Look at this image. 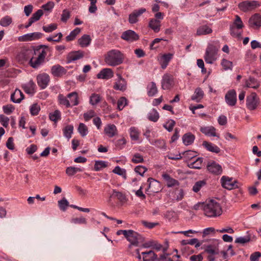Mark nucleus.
I'll return each mask as SVG.
<instances>
[{"label":"nucleus","mask_w":261,"mask_h":261,"mask_svg":"<svg viewBox=\"0 0 261 261\" xmlns=\"http://www.w3.org/2000/svg\"><path fill=\"white\" fill-rule=\"evenodd\" d=\"M172 57L173 54L170 53L164 54L161 56L159 62L163 69H165L167 67L169 62L172 59Z\"/></svg>","instance_id":"b1692460"},{"label":"nucleus","mask_w":261,"mask_h":261,"mask_svg":"<svg viewBox=\"0 0 261 261\" xmlns=\"http://www.w3.org/2000/svg\"><path fill=\"white\" fill-rule=\"evenodd\" d=\"M36 53H37V47L36 48L33 47H23L17 55V59L19 61L29 62L34 56Z\"/></svg>","instance_id":"20e7f679"},{"label":"nucleus","mask_w":261,"mask_h":261,"mask_svg":"<svg viewBox=\"0 0 261 261\" xmlns=\"http://www.w3.org/2000/svg\"><path fill=\"white\" fill-rule=\"evenodd\" d=\"M129 134L132 140L137 141L139 139V132L137 128L132 127L129 129Z\"/></svg>","instance_id":"a18cd8bd"},{"label":"nucleus","mask_w":261,"mask_h":261,"mask_svg":"<svg viewBox=\"0 0 261 261\" xmlns=\"http://www.w3.org/2000/svg\"><path fill=\"white\" fill-rule=\"evenodd\" d=\"M66 72V69L59 64L53 66L51 68V73L55 76H62L65 74Z\"/></svg>","instance_id":"a211bd4d"},{"label":"nucleus","mask_w":261,"mask_h":261,"mask_svg":"<svg viewBox=\"0 0 261 261\" xmlns=\"http://www.w3.org/2000/svg\"><path fill=\"white\" fill-rule=\"evenodd\" d=\"M30 110L32 116H36L40 111V107L37 103H34L31 106Z\"/></svg>","instance_id":"bf43d9fd"},{"label":"nucleus","mask_w":261,"mask_h":261,"mask_svg":"<svg viewBox=\"0 0 261 261\" xmlns=\"http://www.w3.org/2000/svg\"><path fill=\"white\" fill-rule=\"evenodd\" d=\"M212 32V30L211 28L206 25H203L197 29L196 34L198 36L204 35L211 34Z\"/></svg>","instance_id":"473e14b6"},{"label":"nucleus","mask_w":261,"mask_h":261,"mask_svg":"<svg viewBox=\"0 0 261 261\" xmlns=\"http://www.w3.org/2000/svg\"><path fill=\"white\" fill-rule=\"evenodd\" d=\"M259 103V98L257 94L254 93H251L246 97V107L249 110H255Z\"/></svg>","instance_id":"0eeeda50"},{"label":"nucleus","mask_w":261,"mask_h":261,"mask_svg":"<svg viewBox=\"0 0 261 261\" xmlns=\"http://www.w3.org/2000/svg\"><path fill=\"white\" fill-rule=\"evenodd\" d=\"M37 83L42 89H45L50 80L49 76L46 73L39 74L37 77Z\"/></svg>","instance_id":"dca6fc26"},{"label":"nucleus","mask_w":261,"mask_h":261,"mask_svg":"<svg viewBox=\"0 0 261 261\" xmlns=\"http://www.w3.org/2000/svg\"><path fill=\"white\" fill-rule=\"evenodd\" d=\"M235 17V20H234L233 24L230 25V27H234L241 30L244 27V24L241 19V17L239 15H236Z\"/></svg>","instance_id":"37998d69"},{"label":"nucleus","mask_w":261,"mask_h":261,"mask_svg":"<svg viewBox=\"0 0 261 261\" xmlns=\"http://www.w3.org/2000/svg\"><path fill=\"white\" fill-rule=\"evenodd\" d=\"M221 183L222 186L227 190H230L239 187L238 181L237 180H232V178L228 176H223L221 178Z\"/></svg>","instance_id":"1a4fd4ad"},{"label":"nucleus","mask_w":261,"mask_h":261,"mask_svg":"<svg viewBox=\"0 0 261 261\" xmlns=\"http://www.w3.org/2000/svg\"><path fill=\"white\" fill-rule=\"evenodd\" d=\"M195 138V136L191 133H188L182 136V140L185 145H189L193 143Z\"/></svg>","instance_id":"2f4dec72"},{"label":"nucleus","mask_w":261,"mask_h":261,"mask_svg":"<svg viewBox=\"0 0 261 261\" xmlns=\"http://www.w3.org/2000/svg\"><path fill=\"white\" fill-rule=\"evenodd\" d=\"M207 169L211 173L216 175L220 174L222 172L221 165L215 162L208 164L207 166Z\"/></svg>","instance_id":"6ab92c4d"},{"label":"nucleus","mask_w":261,"mask_h":261,"mask_svg":"<svg viewBox=\"0 0 261 261\" xmlns=\"http://www.w3.org/2000/svg\"><path fill=\"white\" fill-rule=\"evenodd\" d=\"M24 95L19 89H16L11 95V100L14 103H20L24 98Z\"/></svg>","instance_id":"4be33fe9"},{"label":"nucleus","mask_w":261,"mask_h":261,"mask_svg":"<svg viewBox=\"0 0 261 261\" xmlns=\"http://www.w3.org/2000/svg\"><path fill=\"white\" fill-rule=\"evenodd\" d=\"M221 65L224 70L231 69L232 66V62L225 59L222 60Z\"/></svg>","instance_id":"338daca9"},{"label":"nucleus","mask_w":261,"mask_h":261,"mask_svg":"<svg viewBox=\"0 0 261 261\" xmlns=\"http://www.w3.org/2000/svg\"><path fill=\"white\" fill-rule=\"evenodd\" d=\"M59 102L61 105L66 106V108L71 107L70 101L67 98L64 96L62 94H59L58 96Z\"/></svg>","instance_id":"5fc2aeb1"},{"label":"nucleus","mask_w":261,"mask_h":261,"mask_svg":"<svg viewBox=\"0 0 261 261\" xmlns=\"http://www.w3.org/2000/svg\"><path fill=\"white\" fill-rule=\"evenodd\" d=\"M4 112L7 114H11L15 110V107L12 105H7L3 107Z\"/></svg>","instance_id":"69168bd1"},{"label":"nucleus","mask_w":261,"mask_h":261,"mask_svg":"<svg viewBox=\"0 0 261 261\" xmlns=\"http://www.w3.org/2000/svg\"><path fill=\"white\" fill-rule=\"evenodd\" d=\"M35 84L32 80L22 85V88L24 92L30 94H32L35 92Z\"/></svg>","instance_id":"c756f323"},{"label":"nucleus","mask_w":261,"mask_h":261,"mask_svg":"<svg viewBox=\"0 0 261 261\" xmlns=\"http://www.w3.org/2000/svg\"><path fill=\"white\" fill-rule=\"evenodd\" d=\"M246 86L249 88L256 89L259 86V83L256 79L250 77L246 81Z\"/></svg>","instance_id":"4c0bfd02"},{"label":"nucleus","mask_w":261,"mask_h":261,"mask_svg":"<svg viewBox=\"0 0 261 261\" xmlns=\"http://www.w3.org/2000/svg\"><path fill=\"white\" fill-rule=\"evenodd\" d=\"M78 132L82 137H85L88 134V127L83 123H80L78 127Z\"/></svg>","instance_id":"3c124183"},{"label":"nucleus","mask_w":261,"mask_h":261,"mask_svg":"<svg viewBox=\"0 0 261 261\" xmlns=\"http://www.w3.org/2000/svg\"><path fill=\"white\" fill-rule=\"evenodd\" d=\"M251 238L250 236L249 235L246 236L245 237H240L239 238H237L235 240V243L241 244H245L246 243H247L250 241Z\"/></svg>","instance_id":"864d4df0"},{"label":"nucleus","mask_w":261,"mask_h":261,"mask_svg":"<svg viewBox=\"0 0 261 261\" xmlns=\"http://www.w3.org/2000/svg\"><path fill=\"white\" fill-rule=\"evenodd\" d=\"M113 172L122 176L124 179H126V170L124 169L121 168L119 166H116L113 170Z\"/></svg>","instance_id":"6e6d98bb"},{"label":"nucleus","mask_w":261,"mask_h":261,"mask_svg":"<svg viewBox=\"0 0 261 261\" xmlns=\"http://www.w3.org/2000/svg\"><path fill=\"white\" fill-rule=\"evenodd\" d=\"M104 133L109 137L112 138L117 133V129L114 124H109L104 128Z\"/></svg>","instance_id":"393cba45"},{"label":"nucleus","mask_w":261,"mask_h":261,"mask_svg":"<svg viewBox=\"0 0 261 261\" xmlns=\"http://www.w3.org/2000/svg\"><path fill=\"white\" fill-rule=\"evenodd\" d=\"M203 162L202 158H198L196 160L188 164V167L192 169H201Z\"/></svg>","instance_id":"e433bc0d"},{"label":"nucleus","mask_w":261,"mask_h":261,"mask_svg":"<svg viewBox=\"0 0 261 261\" xmlns=\"http://www.w3.org/2000/svg\"><path fill=\"white\" fill-rule=\"evenodd\" d=\"M107 163L103 161H96L95 162L94 169L96 171H100V170L107 167Z\"/></svg>","instance_id":"79ce46f5"},{"label":"nucleus","mask_w":261,"mask_h":261,"mask_svg":"<svg viewBox=\"0 0 261 261\" xmlns=\"http://www.w3.org/2000/svg\"><path fill=\"white\" fill-rule=\"evenodd\" d=\"M43 34L40 32H34L19 36L18 40L20 42H28L38 40L41 38Z\"/></svg>","instance_id":"9b49d317"},{"label":"nucleus","mask_w":261,"mask_h":261,"mask_svg":"<svg viewBox=\"0 0 261 261\" xmlns=\"http://www.w3.org/2000/svg\"><path fill=\"white\" fill-rule=\"evenodd\" d=\"M67 97L69 98L71 107L77 106L79 104L77 93L75 92H71L68 94Z\"/></svg>","instance_id":"c9c22d12"},{"label":"nucleus","mask_w":261,"mask_h":261,"mask_svg":"<svg viewBox=\"0 0 261 261\" xmlns=\"http://www.w3.org/2000/svg\"><path fill=\"white\" fill-rule=\"evenodd\" d=\"M83 170L80 168L75 167H68L66 169V173L69 176H72L77 172H82Z\"/></svg>","instance_id":"49530a36"},{"label":"nucleus","mask_w":261,"mask_h":261,"mask_svg":"<svg viewBox=\"0 0 261 261\" xmlns=\"http://www.w3.org/2000/svg\"><path fill=\"white\" fill-rule=\"evenodd\" d=\"M12 22V18L9 16L3 17L0 20V25L6 27L9 26Z\"/></svg>","instance_id":"de8ad7c7"},{"label":"nucleus","mask_w":261,"mask_h":261,"mask_svg":"<svg viewBox=\"0 0 261 261\" xmlns=\"http://www.w3.org/2000/svg\"><path fill=\"white\" fill-rule=\"evenodd\" d=\"M91 39L89 35L85 34L79 39V44L82 47L88 46L91 43Z\"/></svg>","instance_id":"7c9ffc66"},{"label":"nucleus","mask_w":261,"mask_h":261,"mask_svg":"<svg viewBox=\"0 0 261 261\" xmlns=\"http://www.w3.org/2000/svg\"><path fill=\"white\" fill-rule=\"evenodd\" d=\"M111 197H115L121 201H123L125 199V195L122 192L117 191L115 190H113V194Z\"/></svg>","instance_id":"e2e57ef3"},{"label":"nucleus","mask_w":261,"mask_h":261,"mask_svg":"<svg viewBox=\"0 0 261 261\" xmlns=\"http://www.w3.org/2000/svg\"><path fill=\"white\" fill-rule=\"evenodd\" d=\"M73 126L72 125H67L63 129V135L68 140L71 138L73 132Z\"/></svg>","instance_id":"58836bf2"},{"label":"nucleus","mask_w":261,"mask_h":261,"mask_svg":"<svg viewBox=\"0 0 261 261\" xmlns=\"http://www.w3.org/2000/svg\"><path fill=\"white\" fill-rule=\"evenodd\" d=\"M143 156L139 153L134 154L131 160L132 163L134 164H139L144 162Z\"/></svg>","instance_id":"8fccbe9b"},{"label":"nucleus","mask_w":261,"mask_h":261,"mask_svg":"<svg viewBox=\"0 0 261 261\" xmlns=\"http://www.w3.org/2000/svg\"><path fill=\"white\" fill-rule=\"evenodd\" d=\"M249 27L253 29H258L261 27V15L255 13L248 20Z\"/></svg>","instance_id":"f8f14e48"},{"label":"nucleus","mask_w":261,"mask_h":261,"mask_svg":"<svg viewBox=\"0 0 261 261\" xmlns=\"http://www.w3.org/2000/svg\"><path fill=\"white\" fill-rule=\"evenodd\" d=\"M123 59V54L117 49H112L107 52L105 56V62L107 65L111 66L121 64Z\"/></svg>","instance_id":"f03ea898"},{"label":"nucleus","mask_w":261,"mask_h":261,"mask_svg":"<svg viewBox=\"0 0 261 261\" xmlns=\"http://www.w3.org/2000/svg\"><path fill=\"white\" fill-rule=\"evenodd\" d=\"M203 91L200 88H197L195 90L194 94L191 97V99L198 102L203 98Z\"/></svg>","instance_id":"f704fd0d"},{"label":"nucleus","mask_w":261,"mask_h":261,"mask_svg":"<svg viewBox=\"0 0 261 261\" xmlns=\"http://www.w3.org/2000/svg\"><path fill=\"white\" fill-rule=\"evenodd\" d=\"M218 48L213 44H209L206 49L204 59L206 63L213 64L217 59Z\"/></svg>","instance_id":"39448f33"},{"label":"nucleus","mask_w":261,"mask_h":261,"mask_svg":"<svg viewBox=\"0 0 261 261\" xmlns=\"http://www.w3.org/2000/svg\"><path fill=\"white\" fill-rule=\"evenodd\" d=\"M162 88L164 90H170L174 85L173 76L169 73L164 74L162 80Z\"/></svg>","instance_id":"6e6552de"},{"label":"nucleus","mask_w":261,"mask_h":261,"mask_svg":"<svg viewBox=\"0 0 261 261\" xmlns=\"http://www.w3.org/2000/svg\"><path fill=\"white\" fill-rule=\"evenodd\" d=\"M114 73L110 68H104L102 69L97 75L98 79H110L113 77Z\"/></svg>","instance_id":"aec40b11"},{"label":"nucleus","mask_w":261,"mask_h":261,"mask_svg":"<svg viewBox=\"0 0 261 261\" xmlns=\"http://www.w3.org/2000/svg\"><path fill=\"white\" fill-rule=\"evenodd\" d=\"M125 238L132 245L136 246H137L139 242H142L143 240V238L140 234L132 230H128Z\"/></svg>","instance_id":"9d476101"},{"label":"nucleus","mask_w":261,"mask_h":261,"mask_svg":"<svg viewBox=\"0 0 261 261\" xmlns=\"http://www.w3.org/2000/svg\"><path fill=\"white\" fill-rule=\"evenodd\" d=\"M230 31L232 36L236 38H240L241 37L242 32L240 29L230 27Z\"/></svg>","instance_id":"052dcab7"},{"label":"nucleus","mask_w":261,"mask_h":261,"mask_svg":"<svg viewBox=\"0 0 261 261\" xmlns=\"http://www.w3.org/2000/svg\"><path fill=\"white\" fill-rule=\"evenodd\" d=\"M81 32V29L79 28H76L74 30L72 31L70 34L66 37L67 41H70L73 40L76 36Z\"/></svg>","instance_id":"a19ab883"},{"label":"nucleus","mask_w":261,"mask_h":261,"mask_svg":"<svg viewBox=\"0 0 261 261\" xmlns=\"http://www.w3.org/2000/svg\"><path fill=\"white\" fill-rule=\"evenodd\" d=\"M121 38L128 42H133L138 40L139 35L134 31L129 30L122 33Z\"/></svg>","instance_id":"4468645a"},{"label":"nucleus","mask_w":261,"mask_h":261,"mask_svg":"<svg viewBox=\"0 0 261 261\" xmlns=\"http://www.w3.org/2000/svg\"><path fill=\"white\" fill-rule=\"evenodd\" d=\"M49 119L54 122H57L61 118V113L59 110H56L49 115Z\"/></svg>","instance_id":"09e8293b"},{"label":"nucleus","mask_w":261,"mask_h":261,"mask_svg":"<svg viewBox=\"0 0 261 261\" xmlns=\"http://www.w3.org/2000/svg\"><path fill=\"white\" fill-rule=\"evenodd\" d=\"M175 124V122L172 119L168 120L166 124L164 125V127L169 132H171Z\"/></svg>","instance_id":"774afa93"},{"label":"nucleus","mask_w":261,"mask_h":261,"mask_svg":"<svg viewBox=\"0 0 261 261\" xmlns=\"http://www.w3.org/2000/svg\"><path fill=\"white\" fill-rule=\"evenodd\" d=\"M162 177L166 181L168 187H172L179 185V182L177 180L172 178L167 173L163 174Z\"/></svg>","instance_id":"cd10ccee"},{"label":"nucleus","mask_w":261,"mask_h":261,"mask_svg":"<svg viewBox=\"0 0 261 261\" xmlns=\"http://www.w3.org/2000/svg\"><path fill=\"white\" fill-rule=\"evenodd\" d=\"M127 105V99L124 97H120L117 101V109L121 111Z\"/></svg>","instance_id":"13d9d810"},{"label":"nucleus","mask_w":261,"mask_h":261,"mask_svg":"<svg viewBox=\"0 0 261 261\" xmlns=\"http://www.w3.org/2000/svg\"><path fill=\"white\" fill-rule=\"evenodd\" d=\"M58 204L61 210L65 211L67 206H69V202L65 198H63L61 200L58 201Z\"/></svg>","instance_id":"4d7b16f0"},{"label":"nucleus","mask_w":261,"mask_h":261,"mask_svg":"<svg viewBox=\"0 0 261 261\" xmlns=\"http://www.w3.org/2000/svg\"><path fill=\"white\" fill-rule=\"evenodd\" d=\"M225 99L227 104L230 106H234L237 102V94L234 90L228 91L225 96Z\"/></svg>","instance_id":"2eb2a0df"},{"label":"nucleus","mask_w":261,"mask_h":261,"mask_svg":"<svg viewBox=\"0 0 261 261\" xmlns=\"http://www.w3.org/2000/svg\"><path fill=\"white\" fill-rule=\"evenodd\" d=\"M119 80L115 83L113 86L114 89L123 91L126 89V83L124 79L119 74H117Z\"/></svg>","instance_id":"bb28decb"},{"label":"nucleus","mask_w":261,"mask_h":261,"mask_svg":"<svg viewBox=\"0 0 261 261\" xmlns=\"http://www.w3.org/2000/svg\"><path fill=\"white\" fill-rule=\"evenodd\" d=\"M135 171L142 176H144V174L147 171V168L143 166H137L134 169Z\"/></svg>","instance_id":"0e129e2a"},{"label":"nucleus","mask_w":261,"mask_h":261,"mask_svg":"<svg viewBox=\"0 0 261 261\" xmlns=\"http://www.w3.org/2000/svg\"><path fill=\"white\" fill-rule=\"evenodd\" d=\"M147 94L149 96H153L158 92V88L154 82L150 83L147 87Z\"/></svg>","instance_id":"72a5a7b5"},{"label":"nucleus","mask_w":261,"mask_h":261,"mask_svg":"<svg viewBox=\"0 0 261 261\" xmlns=\"http://www.w3.org/2000/svg\"><path fill=\"white\" fill-rule=\"evenodd\" d=\"M202 145L209 151L218 153L220 152V149L219 147L212 143L204 141L202 143Z\"/></svg>","instance_id":"c85d7f7f"},{"label":"nucleus","mask_w":261,"mask_h":261,"mask_svg":"<svg viewBox=\"0 0 261 261\" xmlns=\"http://www.w3.org/2000/svg\"><path fill=\"white\" fill-rule=\"evenodd\" d=\"M200 130L206 136L219 138V135L216 133V128L213 126L201 127Z\"/></svg>","instance_id":"412c9836"},{"label":"nucleus","mask_w":261,"mask_h":261,"mask_svg":"<svg viewBox=\"0 0 261 261\" xmlns=\"http://www.w3.org/2000/svg\"><path fill=\"white\" fill-rule=\"evenodd\" d=\"M48 47L45 45H41L37 47V53H36L34 56L32 57L30 61L28 62L29 65L34 69L38 68L41 65L43 64L45 58L47 55V50Z\"/></svg>","instance_id":"f257e3e1"},{"label":"nucleus","mask_w":261,"mask_h":261,"mask_svg":"<svg viewBox=\"0 0 261 261\" xmlns=\"http://www.w3.org/2000/svg\"><path fill=\"white\" fill-rule=\"evenodd\" d=\"M146 11V9L144 8H142L138 10H135L129 15L128 21L129 23L132 24L136 23L138 21V17Z\"/></svg>","instance_id":"f3484780"},{"label":"nucleus","mask_w":261,"mask_h":261,"mask_svg":"<svg viewBox=\"0 0 261 261\" xmlns=\"http://www.w3.org/2000/svg\"><path fill=\"white\" fill-rule=\"evenodd\" d=\"M204 213L208 217H215L222 214L220 204L215 200H211L204 205Z\"/></svg>","instance_id":"7ed1b4c3"},{"label":"nucleus","mask_w":261,"mask_h":261,"mask_svg":"<svg viewBox=\"0 0 261 261\" xmlns=\"http://www.w3.org/2000/svg\"><path fill=\"white\" fill-rule=\"evenodd\" d=\"M161 21L155 18H151L149 20L148 27L155 33H158L161 30Z\"/></svg>","instance_id":"5701e85b"},{"label":"nucleus","mask_w":261,"mask_h":261,"mask_svg":"<svg viewBox=\"0 0 261 261\" xmlns=\"http://www.w3.org/2000/svg\"><path fill=\"white\" fill-rule=\"evenodd\" d=\"M206 184L205 180H199L195 182L193 187V191L196 193H197L200 191L201 188L204 186Z\"/></svg>","instance_id":"603ef678"},{"label":"nucleus","mask_w":261,"mask_h":261,"mask_svg":"<svg viewBox=\"0 0 261 261\" xmlns=\"http://www.w3.org/2000/svg\"><path fill=\"white\" fill-rule=\"evenodd\" d=\"M147 181L149 182V185L146 191L151 193H158L161 190V184L159 181L151 177L149 178Z\"/></svg>","instance_id":"ddd939ff"},{"label":"nucleus","mask_w":261,"mask_h":261,"mask_svg":"<svg viewBox=\"0 0 261 261\" xmlns=\"http://www.w3.org/2000/svg\"><path fill=\"white\" fill-rule=\"evenodd\" d=\"M148 119L153 122H156L159 118V114L155 109H152L147 115Z\"/></svg>","instance_id":"ea45409f"},{"label":"nucleus","mask_w":261,"mask_h":261,"mask_svg":"<svg viewBox=\"0 0 261 261\" xmlns=\"http://www.w3.org/2000/svg\"><path fill=\"white\" fill-rule=\"evenodd\" d=\"M260 6L259 3L256 1H244L238 5L240 10L246 12L251 11Z\"/></svg>","instance_id":"423d86ee"},{"label":"nucleus","mask_w":261,"mask_h":261,"mask_svg":"<svg viewBox=\"0 0 261 261\" xmlns=\"http://www.w3.org/2000/svg\"><path fill=\"white\" fill-rule=\"evenodd\" d=\"M43 14V10L41 9H39L32 15L30 18L35 22V21L39 20Z\"/></svg>","instance_id":"680f3d73"},{"label":"nucleus","mask_w":261,"mask_h":261,"mask_svg":"<svg viewBox=\"0 0 261 261\" xmlns=\"http://www.w3.org/2000/svg\"><path fill=\"white\" fill-rule=\"evenodd\" d=\"M101 98L98 94L93 93L90 97V103L94 106L97 105L101 101Z\"/></svg>","instance_id":"c03bdc74"},{"label":"nucleus","mask_w":261,"mask_h":261,"mask_svg":"<svg viewBox=\"0 0 261 261\" xmlns=\"http://www.w3.org/2000/svg\"><path fill=\"white\" fill-rule=\"evenodd\" d=\"M84 57V52L81 50L75 51L69 54L67 57L68 62L70 63Z\"/></svg>","instance_id":"a878e982"}]
</instances>
